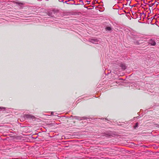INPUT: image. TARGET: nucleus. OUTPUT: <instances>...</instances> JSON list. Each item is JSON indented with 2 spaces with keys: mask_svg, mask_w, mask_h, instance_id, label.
Returning a JSON list of instances; mask_svg holds the SVG:
<instances>
[{
  "mask_svg": "<svg viewBox=\"0 0 159 159\" xmlns=\"http://www.w3.org/2000/svg\"><path fill=\"white\" fill-rule=\"evenodd\" d=\"M24 117L29 119H33L35 118L34 116H33L32 114H26L24 115Z\"/></svg>",
  "mask_w": 159,
  "mask_h": 159,
  "instance_id": "obj_1",
  "label": "nucleus"
},
{
  "mask_svg": "<svg viewBox=\"0 0 159 159\" xmlns=\"http://www.w3.org/2000/svg\"><path fill=\"white\" fill-rule=\"evenodd\" d=\"M90 42L94 44H97L98 41L97 39H92L90 40Z\"/></svg>",
  "mask_w": 159,
  "mask_h": 159,
  "instance_id": "obj_2",
  "label": "nucleus"
},
{
  "mask_svg": "<svg viewBox=\"0 0 159 159\" xmlns=\"http://www.w3.org/2000/svg\"><path fill=\"white\" fill-rule=\"evenodd\" d=\"M149 43L152 45V46H155L156 44V43L155 42V41L153 40H151L149 41Z\"/></svg>",
  "mask_w": 159,
  "mask_h": 159,
  "instance_id": "obj_3",
  "label": "nucleus"
},
{
  "mask_svg": "<svg viewBox=\"0 0 159 159\" xmlns=\"http://www.w3.org/2000/svg\"><path fill=\"white\" fill-rule=\"evenodd\" d=\"M106 30H107L110 31L111 30V28L110 27H108L106 28Z\"/></svg>",
  "mask_w": 159,
  "mask_h": 159,
  "instance_id": "obj_4",
  "label": "nucleus"
},
{
  "mask_svg": "<svg viewBox=\"0 0 159 159\" xmlns=\"http://www.w3.org/2000/svg\"><path fill=\"white\" fill-rule=\"evenodd\" d=\"M122 69L123 70H125L126 69V66H125V65H122Z\"/></svg>",
  "mask_w": 159,
  "mask_h": 159,
  "instance_id": "obj_5",
  "label": "nucleus"
},
{
  "mask_svg": "<svg viewBox=\"0 0 159 159\" xmlns=\"http://www.w3.org/2000/svg\"><path fill=\"white\" fill-rule=\"evenodd\" d=\"M138 123H136L134 127V128H135L136 127H138Z\"/></svg>",
  "mask_w": 159,
  "mask_h": 159,
  "instance_id": "obj_6",
  "label": "nucleus"
},
{
  "mask_svg": "<svg viewBox=\"0 0 159 159\" xmlns=\"http://www.w3.org/2000/svg\"><path fill=\"white\" fill-rule=\"evenodd\" d=\"M4 108H3V107H0V109H4Z\"/></svg>",
  "mask_w": 159,
  "mask_h": 159,
  "instance_id": "obj_7",
  "label": "nucleus"
},
{
  "mask_svg": "<svg viewBox=\"0 0 159 159\" xmlns=\"http://www.w3.org/2000/svg\"><path fill=\"white\" fill-rule=\"evenodd\" d=\"M154 3H153V4H152V5H154Z\"/></svg>",
  "mask_w": 159,
  "mask_h": 159,
  "instance_id": "obj_8",
  "label": "nucleus"
}]
</instances>
